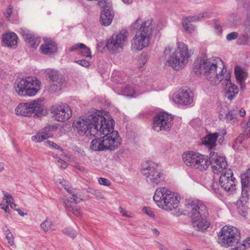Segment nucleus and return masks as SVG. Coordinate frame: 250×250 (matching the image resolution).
Instances as JSON below:
<instances>
[{"label":"nucleus","instance_id":"nucleus-1","mask_svg":"<svg viewBox=\"0 0 250 250\" xmlns=\"http://www.w3.org/2000/svg\"><path fill=\"white\" fill-rule=\"evenodd\" d=\"M93 132L95 139L90 148L94 151L114 150L121 144V138L114 129V120L108 114L102 115L99 110L93 111Z\"/></svg>","mask_w":250,"mask_h":250},{"label":"nucleus","instance_id":"nucleus-2","mask_svg":"<svg viewBox=\"0 0 250 250\" xmlns=\"http://www.w3.org/2000/svg\"><path fill=\"white\" fill-rule=\"evenodd\" d=\"M193 70L196 75L205 76L213 84H218L223 80V77L225 75V70H227L223 62L218 57L195 60Z\"/></svg>","mask_w":250,"mask_h":250},{"label":"nucleus","instance_id":"nucleus-3","mask_svg":"<svg viewBox=\"0 0 250 250\" xmlns=\"http://www.w3.org/2000/svg\"><path fill=\"white\" fill-rule=\"evenodd\" d=\"M131 27L136 30V32L131 41V47L132 49L138 51L148 47L153 33L155 30H159L151 19L145 21L138 18L132 24Z\"/></svg>","mask_w":250,"mask_h":250},{"label":"nucleus","instance_id":"nucleus-4","mask_svg":"<svg viewBox=\"0 0 250 250\" xmlns=\"http://www.w3.org/2000/svg\"><path fill=\"white\" fill-rule=\"evenodd\" d=\"M164 54L167 59V62L176 70L183 68L191 56L188 45L182 42H176L175 49L170 44L167 46Z\"/></svg>","mask_w":250,"mask_h":250},{"label":"nucleus","instance_id":"nucleus-5","mask_svg":"<svg viewBox=\"0 0 250 250\" xmlns=\"http://www.w3.org/2000/svg\"><path fill=\"white\" fill-rule=\"evenodd\" d=\"M41 82L34 77H26L16 80L14 88L17 94L21 97L35 96L41 89Z\"/></svg>","mask_w":250,"mask_h":250},{"label":"nucleus","instance_id":"nucleus-6","mask_svg":"<svg viewBox=\"0 0 250 250\" xmlns=\"http://www.w3.org/2000/svg\"><path fill=\"white\" fill-rule=\"evenodd\" d=\"M141 173L145 176L146 182L150 185L155 186L163 181L164 173L158 165L153 162H146L142 165Z\"/></svg>","mask_w":250,"mask_h":250},{"label":"nucleus","instance_id":"nucleus-7","mask_svg":"<svg viewBox=\"0 0 250 250\" xmlns=\"http://www.w3.org/2000/svg\"><path fill=\"white\" fill-rule=\"evenodd\" d=\"M93 111L88 112L84 116L75 121L73 125L81 135H85L87 137L93 136Z\"/></svg>","mask_w":250,"mask_h":250},{"label":"nucleus","instance_id":"nucleus-8","mask_svg":"<svg viewBox=\"0 0 250 250\" xmlns=\"http://www.w3.org/2000/svg\"><path fill=\"white\" fill-rule=\"evenodd\" d=\"M43 101V99H39L30 102L21 103L15 109L16 113L23 116H30L34 112L42 113L44 110Z\"/></svg>","mask_w":250,"mask_h":250},{"label":"nucleus","instance_id":"nucleus-9","mask_svg":"<svg viewBox=\"0 0 250 250\" xmlns=\"http://www.w3.org/2000/svg\"><path fill=\"white\" fill-rule=\"evenodd\" d=\"M129 34L123 29L117 34H113L106 43L107 49L112 52L119 51L126 44Z\"/></svg>","mask_w":250,"mask_h":250},{"label":"nucleus","instance_id":"nucleus-10","mask_svg":"<svg viewBox=\"0 0 250 250\" xmlns=\"http://www.w3.org/2000/svg\"><path fill=\"white\" fill-rule=\"evenodd\" d=\"M210 165L213 172L215 174L225 173L228 170V164L226 158L217 152L211 150L210 152Z\"/></svg>","mask_w":250,"mask_h":250},{"label":"nucleus","instance_id":"nucleus-11","mask_svg":"<svg viewBox=\"0 0 250 250\" xmlns=\"http://www.w3.org/2000/svg\"><path fill=\"white\" fill-rule=\"evenodd\" d=\"M173 117L166 112L157 114L154 118L152 127L156 131H168L171 128Z\"/></svg>","mask_w":250,"mask_h":250},{"label":"nucleus","instance_id":"nucleus-12","mask_svg":"<svg viewBox=\"0 0 250 250\" xmlns=\"http://www.w3.org/2000/svg\"><path fill=\"white\" fill-rule=\"evenodd\" d=\"M51 112L56 120L63 122L69 119L72 116L70 107L66 104H56L51 107Z\"/></svg>","mask_w":250,"mask_h":250},{"label":"nucleus","instance_id":"nucleus-13","mask_svg":"<svg viewBox=\"0 0 250 250\" xmlns=\"http://www.w3.org/2000/svg\"><path fill=\"white\" fill-rule=\"evenodd\" d=\"M235 179L231 169L220 174L219 185L226 192H232L235 189Z\"/></svg>","mask_w":250,"mask_h":250},{"label":"nucleus","instance_id":"nucleus-14","mask_svg":"<svg viewBox=\"0 0 250 250\" xmlns=\"http://www.w3.org/2000/svg\"><path fill=\"white\" fill-rule=\"evenodd\" d=\"M223 80L220 82L226 90L225 96L231 101L238 93V87L232 83L230 81V74L229 71L225 70V75L223 77Z\"/></svg>","mask_w":250,"mask_h":250},{"label":"nucleus","instance_id":"nucleus-15","mask_svg":"<svg viewBox=\"0 0 250 250\" xmlns=\"http://www.w3.org/2000/svg\"><path fill=\"white\" fill-rule=\"evenodd\" d=\"M50 81L49 90L51 92H56L61 90L64 86V80L58 71L54 70H49L47 72Z\"/></svg>","mask_w":250,"mask_h":250},{"label":"nucleus","instance_id":"nucleus-16","mask_svg":"<svg viewBox=\"0 0 250 250\" xmlns=\"http://www.w3.org/2000/svg\"><path fill=\"white\" fill-rule=\"evenodd\" d=\"M188 208L191 218L193 217L194 214L196 216H205L208 214L206 206L202 201L199 200H190L188 202Z\"/></svg>","mask_w":250,"mask_h":250},{"label":"nucleus","instance_id":"nucleus-17","mask_svg":"<svg viewBox=\"0 0 250 250\" xmlns=\"http://www.w3.org/2000/svg\"><path fill=\"white\" fill-rule=\"evenodd\" d=\"M172 191L166 187L159 188L156 189L153 196V200L157 206L161 208L167 200L169 199V196Z\"/></svg>","mask_w":250,"mask_h":250},{"label":"nucleus","instance_id":"nucleus-18","mask_svg":"<svg viewBox=\"0 0 250 250\" xmlns=\"http://www.w3.org/2000/svg\"><path fill=\"white\" fill-rule=\"evenodd\" d=\"M173 101L175 103L182 105L190 104L193 102V94L190 90H179L174 95Z\"/></svg>","mask_w":250,"mask_h":250},{"label":"nucleus","instance_id":"nucleus-19","mask_svg":"<svg viewBox=\"0 0 250 250\" xmlns=\"http://www.w3.org/2000/svg\"><path fill=\"white\" fill-rule=\"evenodd\" d=\"M209 15V13L204 12L199 16L186 17L183 20V26L187 32L192 33L195 30V27L191 22L197 21L201 18H208Z\"/></svg>","mask_w":250,"mask_h":250},{"label":"nucleus","instance_id":"nucleus-20","mask_svg":"<svg viewBox=\"0 0 250 250\" xmlns=\"http://www.w3.org/2000/svg\"><path fill=\"white\" fill-rule=\"evenodd\" d=\"M200 153L189 151L183 153L182 155L184 163L187 166L193 168H196L199 160Z\"/></svg>","mask_w":250,"mask_h":250},{"label":"nucleus","instance_id":"nucleus-21","mask_svg":"<svg viewBox=\"0 0 250 250\" xmlns=\"http://www.w3.org/2000/svg\"><path fill=\"white\" fill-rule=\"evenodd\" d=\"M20 30L24 41L31 47H36L39 45L41 41L40 38L36 36L33 32L25 28H21Z\"/></svg>","mask_w":250,"mask_h":250},{"label":"nucleus","instance_id":"nucleus-22","mask_svg":"<svg viewBox=\"0 0 250 250\" xmlns=\"http://www.w3.org/2000/svg\"><path fill=\"white\" fill-rule=\"evenodd\" d=\"M191 224L195 229L201 231L207 229L210 225L209 222L207 219V216H196L195 214L191 218Z\"/></svg>","mask_w":250,"mask_h":250},{"label":"nucleus","instance_id":"nucleus-23","mask_svg":"<svg viewBox=\"0 0 250 250\" xmlns=\"http://www.w3.org/2000/svg\"><path fill=\"white\" fill-rule=\"evenodd\" d=\"M240 238V235H218L217 241L222 246L228 248L237 244Z\"/></svg>","mask_w":250,"mask_h":250},{"label":"nucleus","instance_id":"nucleus-24","mask_svg":"<svg viewBox=\"0 0 250 250\" xmlns=\"http://www.w3.org/2000/svg\"><path fill=\"white\" fill-rule=\"evenodd\" d=\"M40 50L41 53L44 55H50L57 51V44L50 39H45L44 43L40 46Z\"/></svg>","mask_w":250,"mask_h":250},{"label":"nucleus","instance_id":"nucleus-25","mask_svg":"<svg viewBox=\"0 0 250 250\" xmlns=\"http://www.w3.org/2000/svg\"><path fill=\"white\" fill-rule=\"evenodd\" d=\"M180 200V195L172 192L170 196H169V199L167 200L166 203L163 204V206L162 208L166 210H171L175 209L178 207Z\"/></svg>","mask_w":250,"mask_h":250},{"label":"nucleus","instance_id":"nucleus-26","mask_svg":"<svg viewBox=\"0 0 250 250\" xmlns=\"http://www.w3.org/2000/svg\"><path fill=\"white\" fill-rule=\"evenodd\" d=\"M18 36L14 32H9L2 35V42L4 46L15 49L18 45Z\"/></svg>","mask_w":250,"mask_h":250},{"label":"nucleus","instance_id":"nucleus-27","mask_svg":"<svg viewBox=\"0 0 250 250\" xmlns=\"http://www.w3.org/2000/svg\"><path fill=\"white\" fill-rule=\"evenodd\" d=\"M220 133L214 132L209 133L202 140V143L209 149H212L216 146L217 139Z\"/></svg>","mask_w":250,"mask_h":250},{"label":"nucleus","instance_id":"nucleus-28","mask_svg":"<svg viewBox=\"0 0 250 250\" xmlns=\"http://www.w3.org/2000/svg\"><path fill=\"white\" fill-rule=\"evenodd\" d=\"M196 169L203 171L206 170L210 165V158L208 156L200 153Z\"/></svg>","mask_w":250,"mask_h":250},{"label":"nucleus","instance_id":"nucleus-29","mask_svg":"<svg viewBox=\"0 0 250 250\" xmlns=\"http://www.w3.org/2000/svg\"><path fill=\"white\" fill-rule=\"evenodd\" d=\"M59 182L64 188V189L72 197V198H70V199L68 198V199L72 201L74 204H77L79 202V201L77 193L75 189L68 184H66V182L63 179H59Z\"/></svg>","mask_w":250,"mask_h":250},{"label":"nucleus","instance_id":"nucleus-30","mask_svg":"<svg viewBox=\"0 0 250 250\" xmlns=\"http://www.w3.org/2000/svg\"><path fill=\"white\" fill-rule=\"evenodd\" d=\"M62 204L68 211L72 212L76 216H81V213L80 209L75 208V205L76 204H74L72 201L69 199H63Z\"/></svg>","mask_w":250,"mask_h":250},{"label":"nucleus","instance_id":"nucleus-31","mask_svg":"<svg viewBox=\"0 0 250 250\" xmlns=\"http://www.w3.org/2000/svg\"><path fill=\"white\" fill-rule=\"evenodd\" d=\"M141 93H142L139 92L134 86L126 85L122 89L121 94L126 97L135 98Z\"/></svg>","mask_w":250,"mask_h":250},{"label":"nucleus","instance_id":"nucleus-32","mask_svg":"<svg viewBox=\"0 0 250 250\" xmlns=\"http://www.w3.org/2000/svg\"><path fill=\"white\" fill-rule=\"evenodd\" d=\"M41 228L44 232H50L56 229V226L52 220L49 218L46 219L41 224Z\"/></svg>","mask_w":250,"mask_h":250},{"label":"nucleus","instance_id":"nucleus-33","mask_svg":"<svg viewBox=\"0 0 250 250\" xmlns=\"http://www.w3.org/2000/svg\"><path fill=\"white\" fill-rule=\"evenodd\" d=\"M218 234H240V231L235 227L226 225L222 228Z\"/></svg>","mask_w":250,"mask_h":250},{"label":"nucleus","instance_id":"nucleus-34","mask_svg":"<svg viewBox=\"0 0 250 250\" xmlns=\"http://www.w3.org/2000/svg\"><path fill=\"white\" fill-rule=\"evenodd\" d=\"M238 111L234 109L229 111L226 115V121L228 123H235L238 121Z\"/></svg>","mask_w":250,"mask_h":250},{"label":"nucleus","instance_id":"nucleus-35","mask_svg":"<svg viewBox=\"0 0 250 250\" xmlns=\"http://www.w3.org/2000/svg\"><path fill=\"white\" fill-rule=\"evenodd\" d=\"M235 74L236 80L242 86V82L246 75V73L239 66L235 67Z\"/></svg>","mask_w":250,"mask_h":250},{"label":"nucleus","instance_id":"nucleus-36","mask_svg":"<svg viewBox=\"0 0 250 250\" xmlns=\"http://www.w3.org/2000/svg\"><path fill=\"white\" fill-rule=\"evenodd\" d=\"M236 207L238 212L241 216L246 217L247 215L248 207L246 204H243L241 201H238Z\"/></svg>","mask_w":250,"mask_h":250},{"label":"nucleus","instance_id":"nucleus-37","mask_svg":"<svg viewBox=\"0 0 250 250\" xmlns=\"http://www.w3.org/2000/svg\"><path fill=\"white\" fill-rule=\"evenodd\" d=\"M242 188H247L250 184V168L241 175Z\"/></svg>","mask_w":250,"mask_h":250},{"label":"nucleus","instance_id":"nucleus-38","mask_svg":"<svg viewBox=\"0 0 250 250\" xmlns=\"http://www.w3.org/2000/svg\"><path fill=\"white\" fill-rule=\"evenodd\" d=\"M48 133L40 132L32 137V140L36 142H41L49 137Z\"/></svg>","mask_w":250,"mask_h":250},{"label":"nucleus","instance_id":"nucleus-39","mask_svg":"<svg viewBox=\"0 0 250 250\" xmlns=\"http://www.w3.org/2000/svg\"><path fill=\"white\" fill-rule=\"evenodd\" d=\"M243 147L242 139L240 137H238L233 144V148L235 150H241Z\"/></svg>","mask_w":250,"mask_h":250},{"label":"nucleus","instance_id":"nucleus-40","mask_svg":"<svg viewBox=\"0 0 250 250\" xmlns=\"http://www.w3.org/2000/svg\"><path fill=\"white\" fill-rule=\"evenodd\" d=\"M44 145L46 146L59 149L62 152L63 151V149L62 147H60L57 144H56L55 143H54L52 141H45L44 142Z\"/></svg>","mask_w":250,"mask_h":250},{"label":"nucleus","instance_id":"nucleus-41","mask_svg":"<svg viewBox=\"0 0 250 250\" xmlns=\"http://www.w3.org/2000/svg\"><path fill=\"white\" fill-rule=\"evenodd\" d=\"M80 52L82 55L84 57H91L90 49L87 47L85 45V47H83V48H81Z\"/></svg>","mask_w":250,"mask_h":250},{"label":"nucleus","instance_id":"nucleus-42","mask_svg":"<svg viewBox=\"0 0 250 250\" xmlns=\"http://www.w3.org/2000/svg\"><path fill=\"white\" fill-rule=\"evenodd\" d=\"M211 190L217 195L219 196H222V193L220 188L218 187V185L215 184H213L211 186Z\"/></svg>","mask_w":250,"mask_h":250},{"label":"nucleus","instance_id":"nucleus-43","mask_svg":"<svg viewBox=\"0 0 250 250\" xmlns=\"http://www.w3.org/2000/svg\"><path fill=\"white\" fill-rule=\"evenodd\" d=\"M3 193H4L3 199L6 200V202L8 205H11L13 202H14V199L11 195L9 194L7 192H5L4 191H3Z\"/></svg>","mask_w":250,"mask_h":250},{"label":"nucleus","instance_id":"nucleus-44","mask_svg":"<svg viewBox=\"0 0 250 250\" xmlns=\"http://www.w3.org/2000/svg\"><path fill=\"white\" fill-rule=\"evenodd\" d=\"M241 249L242 250H245L250 248V237L247 238L243 241V244L241 245Z\"/></svg>","mask_w":250,"mask_h":250},{"label":"nucleus","instance_id":"nucleus-45","mask_svg":"<svg viewBox=\"0 0 250 250\" xmlns=\"http://www.w3.org/2000/svg\"><path fill=\"white\" fill-rule=\"evenodd\" d=\"M119 212L122 214V215L125 216L126 217H132V213L130 212L127 211L125 208H122V207H120L119 208Z\"/></svg>","mask_w":250,"mask_h":250},{"label":"nucleus","instance_id":"nucleus-46","mask_svg":"<svg viewBox=\"0 0 250 250\" xmlns=\"http://www.w3.org/2000/svg\"><path fill=\"white\" fill-rule=\"evenodd\" d=\"M3 240L7 241V243L9 246H12L14 245V237L13 235H5Z\"/></svg>","mask_w":250,"mask_h":250},{"label":"nucleus","instance_id":"nucleus-47","mask_svg":"<svg viewBox=\"0 0 250 250\" xmlns=\"http://www.w3.org/2000/svg\"><path fill=\"white\" fill-rule=\"evenodd\" d=\"M99 183L101 185L106 186H109L111 185V182L108 179L104 178L101 177L98 180Z\"/></svg>","mask_w":250,"mask_h":250},{"label":"nucleus","instance_id":"nucleus-48","mask_svg":"<svg viewBox=\"0 0 250 250\" xmlns=\"http://www.w3.org/2000/svg\"><path fill=\"white\" fill-rule=\"evenodd\" d=\"M83 47H85V44L82 43H77L72 46L70 49V51H73L77 50H79L80 51Z\"/></svg>","mask_w":250,"mask_h":250},{"label":"nucleus","instance_id":"nucleus-49","mask_svg":"<svg viewBox=\"0 0 250 250\" xmlns=\"http://www.w3.org/2000/svg\"><path fill=\"white\" fill-rule=\"evenodd\" d=\"M238 34L237 32H233L227 35L226 38L228 41H232L236 39L238 37Z\"/></svg>","mask_w":250,"mask_h":250},{"label":"nucleus","instance_id":"nucleus-50","mask_svg":"<svg viewBox=\"0 0 250 250\" xmlns=\"http://www.w3.org/2000/svg\"><path fill=\"white\" fill-rule=\"evenodd\" d=\"M143 210L148 216L152 218L154 217V213L150 208L144 207Z\"/></svg>","mask_w":250,"mask_h":250},{"label":"nucleus","instance_id":"nucleus-51","mask_svg":"<svg viewBox=\"0 0 250 250\" xmlns=\"http://www.w3.org/2000/svg\"><path fill=\"white\" fill-rule=\"evenodd\" d=\"M75 62L83 67H88L90 64L89 62L85 60L75 61Z\"/></svg>","mask_w":250,"mask_h":250},{"label":"nucleus","instance_id":"nucleus-52","mask_svg":"<svg viewBox=\"0 0 250 250\" xmlns=\"http://www.w3.org/2000/svg\"><path fill=\"white\" fill-rule=\"evenodd\" d=\"M146 62V58L145 56H142L138 60V67L141 68L143 67Z\"/></svg>","mask_w":250,"mask_h":250},{"label":"nucleus","instance_id":"nucleus-53","mask_svg":"<svg viewBox=\"0 0 250 250\" xmlns=\"http://www.w3.org/2000/svg\"><path fill=\"white\" fill-rule=\"evenodd\" d=\"M57 128V127L54 125H48L44 128V130L46 132L45 133H47V132L50 131H55Z\"/></svg>","mask_w":250,"mask_h":250},{"label":"nucleus","instance_id":"nucleus-54","mask_svg":"<svg viewBox=\"0 0 250 250\" xmlns=\"http://www.w3.org/2000/svg\"><path fill=\"white\" fill-rule=\"evenodd\" d=\"M248 40V36L247 35H243L241 37H240L238 40L237 42L239 44H244Z\"/></svg>","mask_w":250,"mask_h":250},{"label":"nucleus","instance_id":"nucleus-55","mask_svg":"<svg viewBox=\"0 0 250 250\" xmlns=\"http://www.w3.org/2000/svg\"><path fill=\"white\" fill-rule=\"evenodd\" d=\"M58 162L59 164H60V165H59V167L61 168L65 169L67 167V164L65 162H64L62 159L59 158L58 160Z\"/></svg>","mask_w":250,"mask_h":250},{"label":"nucleus","instance_id":"nucleus-56","mask_svg":"<svg viewBox=\"0 0 250 250\" xmlns=\"http://www.w3.org/2000/svg\"><path fill=\"white\" fill-rule=\"evenodd\" d=\"M63 233L65 234H73L76 233L75 230L71 228H67L63 230Z\"/></svg>","mask_w":250,"mask_h":250},{"label":"nucleus","instance_id":"nucleus-57","mask_svg":"<svg viewBox=\"0 0 250 250\" xmlns=\"http://www.w3.org/2000/svg\"><path fill=\"white\" fill-rule=\"evenodd\" d=\"M12 13V8L11 6H9L8 8L7 9L6 12L5 14V16L6 18L9 20L11 15Z\"/></svg>","mask_w":250,"mask_h":250},{"label":"nucleus","instance_id":"nucleus-58","mask_svg":"<svg viewBox=\"0 0 250 250\" xmlns=\"http://www.w3.org/2000/svg\"><path fill=\"white\" fill-rule=\"evenodd\" d=\"M235 111H238V115H239V116L241 117H243L246 115V111L245 110L241 108L240 109H239L238 108L236 109H234Z\"/></svg>","mask_w":250,"mask_h":250},{"label":"nucleus","instance_id":"nucleus-59","mask_svg":"<svg viewBox=\"0 0 250 250\" xmlns=\"http://www.w3.org/2000/svg\"><path fill=\"white\" fill-rule=\"evenodd\" d=\"M158 249L159 250H169L168 249L162 244H159Z\"/></svg>","mask_w":250,"mask_h":250},{"label":"nucleus","instance_id":"nucleus-60","mask_svg":"<svg viewBox=\"0 0 250 250\" xmlns=\"http://www.w3.org/2000/svg\"><path fill=\"white\" fill-rule=\"evenodd\" d=\"M215 28L216 29L218 33H221L222 32V27L219 25L217 24V23L215 24Z\"/></svg>","mask_w":250,"mask_h":250},{"label":"nucleus","instance_id":"nucleus-61","mask_svg":"<svg viewBox=\"0 0 250 250\" xmlns=\"http://www.w3.org/2000/svg\"><path fill=\"white\" fill-rule=\"evenodd\" d=\"M217 133H220L219 136H222V138H224V136L227 134V131L225 129H223L220 132H217Z\"/></svg>","mask_w":250,"mask_h":250},{"label":"nucleus","instance_id":"nucleus-62","mask_svg":"<svg viewBox=\"0 0 250 250\" xmlns=\"http://www.w3.org/2000/svg\"><path fill=\"white\" fill-rule=\"evenodd\" d=\"M1 208L3 210H4V211L7 213L8 212V211L9 210V207H8V205H6V206H3L2 207H1Z\"/></svg>","mask_w":250,"mask_h":250},{"label":"nucleus","instance_id":"nucleus-63","mask_svg":"<svg viewBox=\"0 0 250 250\" xmlns=\"http://www.w3.org/2000/svg\"><path fill=\"white\" fill-rule=\"evenodd\" d=\"M122 1L125 4H131L133 2L132 0H122Z\"/></svg>","mask_w":250,"mask_h":250},{"label":"nucleus","instance_id":"nucleus-64","mask_svg":"<svg viewBox=\"0 0 250 250\" xmlns=\"http://www.w3.org/2000/svg\"><path fill=\"white\" fill-rule=\"evenodd\" d=\"M152 231L154 234H159L160 233V232L156 229H152Z\"/></svg>","mask_w":250,"mask_h":250}]
</instances>
